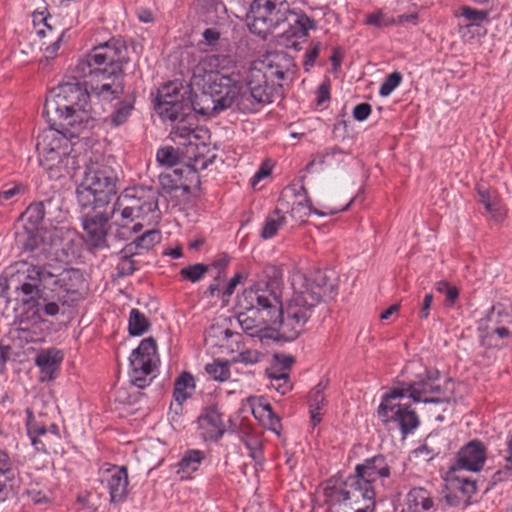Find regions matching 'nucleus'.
I'll return each mask as SVG.
<instances>
[{
    "label": "nucleus",
    "instance_id": "47",
    "mask_svg": "<svg viewBox=\"0 0 512 512\" xmlns=\"http://www.w3.org/2000/svg\"><path fill=\"white\" fill-rule=\"evenodd\" d=\"M205 371L216 381H226L230 377V369L227 362L215 360L205 366Z\"/></svg>",
    "mask_w": 512,
    "mask_h": 512
},
{
    "label": "nucleus",
    "instance_id": "24",
    "mask_svg": "<svg viewBox=\"0 0 512 512\" xmlns=\"http://www.w3.org/2000/svg\"><path fill=\"white\" fill-rule=\"evenodd\" d=\"M63 360L61 352L50 348L42 350L35 358V364L40 368L41 381H51Z\"/></svg>",
    "mask_w": 512,
    "mask_h": 512
},
{
    "label": "nucleus",
    "instance_id": "45",
    "mask_svg": "<svg viewBox=\"0 0 512 512\" xmlns=\"http://www.w3.org/2000/svg\"><path fill=\"white\" fill-rule=\"evenodd\" d=\"M134 256L135 255H129L128 253H124V248L119 251V262L116 265L118 277H126L134 273V271L137 269L136 262L133 260Z\"/></svg>",
    "mask_w": 512,
    "mask_h": 512
},
{
    "label": "nucleus",
    "instance_id": "53",
    "mask_svg": "<svg viewBox=\"0 0 512 512\" xmlns=\"http://www.w3.org/2000/svg\"><path fill=\"white\" fill-rule=\"evenodd\" d=\"M156 156H157V160L160 163L166 164L168 166H173V165L177 164V162H178V153L171 146L160 148L157 151Z\"/></svg>",
    "mask_w": 512,
    "mask_h": 512
},
{
    "label": "nucleus",
    "instance_id": "51",
    "mask_svg": "<svg viewBox=\"0 0 512 512\" xmlns=\"http://www.w3.org/2000/svg\"><path fill=\"white\" fill-rule=\"evenodd\" d=\"M402 81V75L400 72H393L386 77L384 82L381 84L379 94L383 97L389 96L395 88H397Z\"/></svg>",
    "mask_w": 512,
    "mask_h": 512
},
{
    "label": "nucleus",
    "instance_id": "17",
    "mask_svg": "<svg viewBox=\"0 0 512 512\" xmlns=\"http://www.w3.org/2000/svg\"><path fill=\"white\" fill-rule=\"evenodd\" d=\"M486 458L487 450L484 443L477 439L471 440L458 451L450 473L459 470L479 472L483 468Z\"/></svg>",
    "mask_w": 512,
    "mask_h": 512
},
{
    "label": "nucleus",
    "instance_id": "56",
    "mask_svg": "<svg viewBox=\"0 0 512 512\" xmlns=\"http://www.w3.org/2000/svg\"><path fill=\"white\" fill-rule=\"evenodd\" d=\"M26 187L21 183H14L13 185H5V188L0 191V201H8L13 199L16 195L24 193Z\"/></svg>",
    "mask_w": 512,
    "mask_h": 512
},
{
    "label": "nucleus",
    "instance_id": "12",
    "mask_svg": "<svg viewBox=\"0 0 512 512\" xmlns=\"http://www.w3.org/2000/svg\"><path fill=\"white\" fill-rule=\"evenodd\" d=\"M324 496L331 497L336 502L348 501L353 505H375V488L364 484L360 477L354 473L339 485H328L324 489Z\"/></svg>",
    "mask_w": 512,
    "mask_h": 512
},
{
    "label": "nucleus",
    "instance_id": "27",
    "mask_svg": "<svg viewBox=\"0 0 512 512\" xmlns=\"http://www.w3.org/2000/svg\"><path fill=\"white\" fill-rule=\"evenodd\" d=\"M434 499L431 493L422 487L411 489L406 496V508L403 512H433Z\"/></svg>",
    "mask_w": 512,
    "mask_h": 512
},
{
    "label": "nucleus",
    "instance_id": "29",
    "mask_svg": "<svg viewBox=\"0 0 512 512\" xmlns=\"http://www.w3.org/2000/svg\"><path fill=\"white\" fill-rule=\"evenodd\" d=\"M512 326V306L497 303L493 305L486 316L479 321L478 327Z\"/></svg>",
    "mask_w": 512,
    "mask_h": 512
},
{
    "label": "nucleus",
    "instance_id": "33",
    "mask_svg": "<svg viewBox=\"0 0 512 512\" xmlns=\"http://www.w3.org/2000/svg\"><path fill=\"white\" fill-rule=\"evenodd\" d=\"M159 184L161 189L167 194H173L177 190L189 193L190 186L183 179L182 169H173L159 175Z\"/></svg>",
    "mask_w": 512,
    "mask_h": 512
},
{
    "label": "nucleus",
    "instance_id": "48",
    "mask_svg": "<svg viewBox=\"0 0 512 512\" xmlns=\"http://www.w3.org/2000/svg\"><path fill=\"white\" fill-rule=\"evenodd\" d=\"M237 320L242 330L249 336L261 337V332L263 330L261 324L258 323L254 318L250 317L246 312H240L237 316Z\"/></svg>",
    "mask_w": 512,
    "mask_h": 512
},
{
    "label": "nucleus",
    "instance_id": "4",
    "mask_svg": "<svg viewBox=\"0 0 512 512\" xmlns=\"http://www.w3.org/2000/svg\"><path fill=\"white\" fill-rule=\"evenodd\" d=\"M248 26L252 33L266 38L278 30V36L287 47L297 48L294 38H304L316 22L301 10L290 8L287 0H253L248 14Z\"/></svg>",
    "mask_w": 512,
    "mask_h": 512
},
{
    "label": "nucleus",
    "instance_id": "63",
    "mask_svg": "<svg viewBox=\"0 0 512 512\" xmlns=\"http://www.w3.org/2000/svg\"><path fill=\"white\" fill-rule=\"evenodd\" d=\"M330 99V84L328 81L323 82L317 90L316 102L318 106L323 105Z\"/></svg>",
    "mask_w": 512,
    "mask_h": 512
},
{
    "label": "nucleus",
    "instance_id": "13",
    "mask_svg": "<svg viewBox=\"0 0 512 512\" xmlns=\"http://www.w3.org/2000/svg\"><path fill=\"white\" fill-rule=\"evenodd\" d=\"M155 109L164 120H176L193 115L190 101L186 100L175 83L163 85L157 93Z\"/></svg>",
    "mask_w": 512,
    "mask_h": 512
},
{
    "label": "nucleus",
    "instance_id": "44",
    "mask_svg": "<svg viewBox=\"0 0 512 512\" xmlns=\"http://www.w3.org/2000/svg\"><path fill=\"white\" fill-rule=\"evenodd\" d=\"M27 414V431L31 438L32 445L36 447V449H40L38 444H42L41 441L37 439L38 436L46 434V427L44 424L38 423L33 416V413L30 409L26 410Z\"/></svg>",
    "mask_w": 512,
    "mask_h": 512
},
{
    "label": "nucleus",
    "instance_id": "11",
    "mask_svg": "<svg viewBox=\"0 0 512 512\" xmlns=\"http://www.w3.org/2000/svg\"><path fill=\"white\" fill-rule=\"evenodd\" d=\"M215 76L219 74H208L207 77H202L203 86L202 93L196 94L193 99L190 100L191 112L198 113L203 116H213L218 112L231 108V101L233 94L229 96V92H225L224 89L214 91L213 82Z\"/></svg>",
    "mask_w": 512,
    "mask_h": 512
},
{
    "label": "nucleus",
    "instance_id": "37",
    "mask_svg": "<svg viewBox=\"0 0 512 512\" xmlns=\"http://www.w3.org/2000/svg\"><path fill=\"white\" fill-rule=\"evenodd\" d=\"M203 459V451L197 449L187 451L177 465V474H181V479L187 477L198 470Z\"/></svg>",
    "mask_w": 512,
    "mask_h": 512
},
{
    "label": "nucleus",
    "instance_id": "55",
    "mask_svg": "<svg viewBox=\"0 0 512 512\" xmlns=\"http://www.w3.org/2000/svg\"><path fill=\"white\" fill-rule=\"evenodd\" d=\"M262 357L263 354L259 351L247 349L240 352L235 361L246 365H254L259 363Z\"/></svg>",
    "mask_w": 512,
    "mask_h": 512
},
{
    "label": "nucleus",
    "instance_id": "22",
    "mask_svg": "<svg viewBox=\"0 0 512 512\" xmlns=\"http://www.w3.org/2000/svg\"><path fill=\"white\" fill-rule=\"evenodd\" d=\"M293 193L294 201L289 211L290 217L297 223L306 221L311 213L324 216L325 213L312 208L311 200L304 185L291 186L288 188Z\"/></svg>",
    "mask_w": 512,
    "mask_h": 512
},
{
    "label": "nucleus",
    "instance_id": "50",
    "mask_svg": "<svg viewBox=\"0 0 512 512\" xmlns=\"http://www.w3.org/2000/svg\"><path fill=\"white\" fill-rule=\"evenodd\" d=\"M241 439L246 448L249 450L250 457H252L254 460H258L262 457V442L257 435L244 433Z\"/></svg>",
    "mask_w": 512,
    "mask_h": 512
},
{
    "label": "nucleus",
    "instance_id": "39",
    "mask_svg": "<svg viewBox=\"0 0 512 512\" xmlns=\"http://www.w3.org/2000/svg\"><path fill=\"white\" fill-rule=\"evenodd\" d=\"M134 109V100L133 99H125L120 101L114 107L113 112L109 117L106 118V122L113 126L118 127L128 120L131 115L132 110Z\"/></svg>",
    "mask_w": 512,
    "mask_h": 512
},
{
    "label": "nucleus",
    "instance_id": "20",
    "mask_svg": "<svg viewBox=\"0 0 512 512\" xmlns=\"http://www.w3.org/2000/svg\"><path fill=\"white\" fill-rule=\"evenodd\" d=\"M261 65L262 67L258 68L261 69V72L264 75L265 85H270L268 83L269 79L276 78L278 80H284L286 75L289 72H292L294 67L293 59L284 52L274 53L267 56Z\"/></svg>",
    "mask_w": 512,
    "mask_h": 512
},
{
    "label": "nucleus",
    "instance_id": "60",
    "mask_svg": "<svg viewBox=\"0 0 512 512\" xmlns=\"http://www.w3.org/2000/svg\"><path fill=\"white\" fill-rule=\"evenodd\" d=\"M273 361L277 363L280 367L290 373L291 367L295 362V358L291 355L286 354H275L273 357Z\"/></svg>",
    "mask_w": 512,
    "mask_h": 512
},
{
    "label": "nucleus",
    "instance_id": "35",
    "mask_svg": "<svg viewBox=\"0 0 512 512\" xmlns=\"http://www.w3.org/2000/svg\"><path fill=\"white\" fill-rule=\"evenodd\" d=\"M454 17L462 18L464 21L463 25H459L460 28H470L479 26L482 22L489 21L488 10H478L468 5H463L456 9L453 13Z\"/></svg>",
    "mask_w": 512,
    "mask_h": 512
},
{
    "label": "nucleus",
    "instance_id": "9",
    "mask_svg": "<svg viewBox=\"0 0 512 512\" xmlns=\"http://www.w3.org/2000/svg\"><path fill=\"white\" fill-rule=\"evenodd\" d=\"M156 341L152 337L143 339L139 346L130 355V381L140 389L147 387L152 378L156 363Z\"/></svg>",
    "mask_w": 512,
    "mask_h": 512
},
{
    "label": "nucleus",
    "instance_id": "58",
    "mask_svg": "<svg viewBox=\"0 0 512 512\" xmlns=\"http://www.w3.org/2000/svg\"><path fill=\"white\" fill-rule=\"evenodd\" d=\"M320 43L316 42L311 44L309 49L305 53L304 66L305 70H308L309 67H312L317 59L320 52Z\"/></svg>",
    "mask_w": 512,
    "mask_h": 512
},
{
    "label": "nucleus",
    "instance_id": "49",
    "mask_svg": "<svg viewBox=\"0 0 512 512\" xmlns=\"http://www.w3.org/2000/svg\"><path fill=\"white\" fill-rule=\"evenodd\" d=\"M504 456V467L503 469L498 470L494 474V479L502 481L507 479L512 473V435L509 436L506 440V449Z\"/></svg>",
    "mask_w": 512,
    "mask_h": 512
},
{
    "label": "nucleus",
    "instance_id": "31",
    "mask_svg": "<svg viewBox=\"0 0 512 512\" xmlns=\"http://www.w3.org/2000/svg\"><path fill=\"white\" fill-rule=\"evenodd\" d=\"M477 193L479 195V202L483 204L494 220L502 221L506 217V209L495 192H490L482 185H478Z\"/></svg>",
    "mask_w": 512,
    "mask_h": 512
},
{
    "label": "nucleus",
    "instance_id": "62",
    "mask_svg": "<svg viewBox=\"0 0 512 512\" xmlns=\"http://www.w3.org/2000/svg\"><path fill=\"white\" fill-rule=\"evenodd\" d=\"M206 45L214 47L220 40V32L215 28H207L202 33Z\"/></svg>",
    "mask_w": 512,
    "mask_h": 512
},
{
    "label": "nucleus",
    "instance_id": "43",
    "mask_svg": "<svg viewBox=\"0 0 512 512\" xmlns=\"http://www.w3.org/2000/svg\"><path fill=\"white\" fill-rule=\"evenodd\" d=\"M68 280H71V273L62 274L61 277L54 280V283L59 285L60 288L66 293V295L58 296V299L62 302V304H67L70 301L75 302L80 298V293L77 289L68 287Z\"/></svg>",
    "mask_w": 512,
    "mask_h": 512
},
{
    "label": "nucleus",
    "instance_id": "16",
    "mask_svg": "<svg viewBox=\"0 0 512 512\" xmlns=\"http://www.w3.org/2000/svg\"><path fill=\"white\" fill-rule=\"evenodd\" d=\"M117 213H113V207L110 212L93 210L82 218V226L87 233L89 242L95 248L108 247L107 234L109 229V221L115 217Z\"/></svg>",
    "mask_w": 512,
    "mask_h": 512
},
{
    "label": "nucleus",
    "instance_id": "42",
    "mask_svg": "<svg viewBox=\"0 0 512 512\" xmlns=\"http://www.w3.org/2000/svg\"><path fill=\"white\" fill-rule=\"evenodd\" d=\"M285 216L281 214L279 209H275L265 221L264 227L261 231L263 239H270L276 235L279 228L285 223Z\"/></svg>",
    "mask_w": 512,
    "mask_h": 512
},
{
    "label": "nucleus",
    "instance_id": "40",
    "mask_svg": "<svg viewBox=\"0 0 512 512\" xmlns=\"http://www.w3.org/2000/svg\"><path fill=\"white\" fill-rule=\"evenodd\" d=\"M150 323L146 316L138 309L133 308L129 314L128 331L131 336H140L147 332Z\"/></svg>",
    "mask_w": 512,
    "mask_h": 512
},
{
    "label": "nucleus",
    "instance_id": "5",
    "mask_svg": "<svg viewBox=\"0 0 512 512\" xmlns=\"http://www.w3.org/2000/svg\"><path fill=\"white\" fill-rule=\"evenodd\" d=\"M159 191L153 187L136 186L126 188L113 204V213L121 217L115 236L128 239L142 230L144 224H152L160 218Z\"/></svg>",
    "mask_w": 512,
    "mask_h": 512
},
{
    "label": "nucleus",
    "instance_id": "36",
    "mask_svg": "<svg viewBox=\"0 0 512 512\" xmlns=\"http://www.w3.org/2000/svg\"><path fill=\"white\" fill-rule=\"evenodd\" d=\"M171 136L174 141L179 138L188 140L189 144H191V138H199L196 130L195 114L176 120L175 123L172 124Z\"/></svg>",
    "mask_w": 512,
    "mask_h": 512
},
{
    "label": "nucleus",
    "instance_id": "7",
    "mask_svg": "<svg viewBox=\"0 0 512 512\" xmlns=\"http://www.w3.org/2000/svg\"><path fill=\"white\" fill-rule=\"evenodd\" d=\"M111 157L96 156L86 164L82 182L76 188V198L83 209L107 207L118 192L119 177Z\"/></svg>",
    "mask_w": 512,
    "mask_h": 512
},
{
    "label": "nucleus",
    "instance_id": "6",
    "mask_svg": "<svg viewBox=\"0 0 512 512\" xmlns=\"http://www.w3.org/2000/svg\"><path fill=\"white\" fill-rule=\"evenodd\" d=\"M213 82L214 91L224 89L233 94L231 108L241 113H255L265 104L274 101L280 95L281 84L265 85L264 75L257 66L247 69L246 75L240 79L238 73H232L230 77L215 76Z\"/></svg>",
    "mask_w": 512,
    "mask_h": 512
},
{
    "label": "nucleus",
    "instance_id": "8",
    "mask_svg": "<svg viewBox=\"0 0 512 512\" xmlns=\"http://www.w3.org/2000/svg\"><path fill=\"white\" fill-rule=\"evenodd\" d=\"M56 125H50L37 137L36 149L39 154L40 165L48 170H60L64 159H68L70 153L71 137Z\"/></svg>",
    "mask_w": 512,
    "mask_h": 512
},
{
    "label": "nucleus",
    "instance_id": "10",
    "mask_svg": "<svg viewBox=\"0 0 512 512\" xmlns=\"http://www.w3.org/2000/svg\"><path fill=\"white\" fill-rule=\"evenodd\" d=\"M63 228H29L24 225L23 232L16 234L17 243L23 251L30 252L35 256L46 255L62 241Z\"/></svg>",
    "mask_w": 512,
    "mask_h": 512
},
{
    "label": "nucleus",
    "instance_id": "64",
    "mask_svg": "<svg viewBox=\"0 0 512 512\" xmlns=\"http://www.w3.org/2000/svg\"><path fill=\"white\" fill-rule=\"evenodd\" d=\"M331 504V512H353L354 506L348 501L336 502L331 497H326Z\"/></svg>",
    "mask_w": 512,
    "mask_h": 512
},
{
    "label": "nucleus",
    "instance_id": "23",
    "mask_svg": "<svg viewBox=\"0 0 512 512\" xmlns=\"http://www.w3.org/2000/svg\"><path fill=\"white\" fill-rule=\"evenodd\" d=\"M18 470L9 454L0 449V502L10 496Z\"/></svg>",
    "mask_w": 512,
    "mask_h": 512
},
{
    "label": "nucleus",
    "instance_id": "28",
    "mask_svg": "<svg viewBox=\"0 0 512 512\" xmlns=\"http://www.w3.org/2000/svg\"><path fill=\"white\" fill-rule=\"evenodd\" d=\"M33 24L36 30V34L40 37L51 36L55 40L46 48L45 57L47 59H53L60 47V41L62 35L55 34L54 28L48 23L47 17L42 12L33 14Z\"/></svg>",
    "mask_w": 512,
    "mask_h": 512
},
{
    "label": "nucleus",
    "instance_id": "59",
    "mask_svg": "<svg viewBox=\"0 0 512 512\" xmlns=\"http://www.w3.org/2000/svg\"><path fill=\"white\" fill-rule=\"evenodd\" d=\"M372 108L369 103H360L353 109V117L357 121L366 120L371 114Z\"/></svg>",
    "mask_w": 512,
    "mask_h": 512
},
{
    "label": "nucleus",
    "instance_id": "41",
    "mask_svg": "<svg viewBox=\"0 0 512 512\" xmlns=\"http://www.w3.org/2000/svg\"><path fill=\"white\" fill-rule=\"evenodd\" d=\"M449 485L454 488V491H459L462 501L469 504L473 494L476 493V483L467 478H460L455 476L449 480Z\"/></svg>",
    "mask_w": 512,
    "mask_h": 512
},
{
    "label": "nucleus",
    "instance_id": "52",
    "mask_svg": "<svg viewBox=\"0 0 512 512\" xmlns=\"http://www.w3.org/2000/svg\"><path fill=\"white\" fill-rule=\"evenodd\" d=\"M15 292H21L25 296H29V299H23L24 304L30 303L31 300L34 299L35 296H39V286L36 284H32L30 282L14 283Z\"/></svg>",
    "mask_w": 512,
    "mask_h": 512
},
{
    "label": "nucleus",
    "instance_id": "19",
    "mask_svg": "<svg viewBox=\"0 0 512 512\" xmlns=\"http://www.w3.org/2000/svg\"><path fill=\"white\" fill-rule=\"evenodd\" d=\"M355 474L376 489L378 482L390 476V467L383 455H376L356 465Z\"/></svg>",
    "mask_w": 512,
    "mask_h": 512
},
{
    "label": "nucleus",
    "instance_id": "38",
    "mask_svg": "<svg viewBox=\"0 0 512 512\" xmlns=\"http://www.w3.org/2000/svg\"><path fill=\"white\" fill-rule=\"evenodd\" d=\"M194 389L193 375L189 372H182L175 380L173 397L177 402L182 403L192 395Z\"/></svg>",
    "mask_w": 512,
    "mask_h": 512
},
{
    "label": "nucleus",
    "instance_id": "21",
    "mask_svg": "<svg viewBox=\"0 0 512 512\" xmlns=\"http://www.w3.org/2000/svg\"><path fill=\"white\" fill-rule=\"evenodd\" d=\"M107 489L110 503H123L128 496V472L125 466L113 467L107 471Z\"/></svg>",
    "mask_w": 512,
    "mask_h": 512
},
{
    "label": "nucleus",
    "instance_id": "2",
    "mask_svg": "<svg viewBox=\"0 0 512 512\" xmlns=\"http://www.w3.org/2000/svg\"><path fill=\"white\" fill-rule=\"evenodd\" d=\"M128 60L127 47L120 39L112 38L94 47L76 65L77 76L87 80L83 84L68 81L53 88L45 100L43 116L89 108L88 87L98 97L118 98L124 93L121 80Z\"/></svg>",
    "mask_w": 512,
    "mask_h": 512
},
{
    "label": "nucleus",
    "instance_id": "34",
    "mask_svg": "<svg viewBox=\"0 0 512 512\" xmlns=\"http://www.w3.org/2000/svg\"><path fill=\"white\" fill-rule=\"evenodd\" d=\"M325 387L326 385L320 382L309 393V412L314 426L321 422L323 415L322 409L327 403L324 395Z\"/></svg>",
    "mask_w": 512,
    "mask_h": 512
},
{
    "label": "nucleus",
    "instance_id": "54",
    "mask_svg": "<svg viewBox=\"0 0 512 512\" xmlns=\"http://www.w3.org/2000/svg\"><path fill=\"white\" fill-rule=\"evenodd\" d=\"M436 290L439 293H443L446 295V302L448 305L454 304L459 296V291L455 286H451L446 281H439L436 283Z\"/></svg>",
    "mask_w": 512,
    "mask_h": 512
},
{
    "label": "nucleus",
    "instance_id": "57",
    "mask_svg": "<svg viewBox=\"0 0 512 512\" xmlns=\"http://www.w3.org/2000/svg\"><path fill=\"white\" fill-rule=\"evenodd\" d=\"M270 385L281 395H285L292 389V383L290 381V376H278L277 379H271Z\"/></svg>",
    "mask_w": 512,
    "mask_h": 512
},
{
    "label": "nucleus",
    "instance_id": "1",
    "mask_svg": "<svg viewBox=\"0 0 512 512\" xmlns=\"http://www.w3.org/2000/svg\"><path fill=\"white\" fill-rule=\"evenodd\" d=\"M291 284L293 294L283 309L282 272L277 266L267 265L238 297V307L247 312L264 313L273 324L279 322V338L294 341L305 331L318 304L333 298L335 285L321 270L308 275L296 273Z\"/></svg>",
    "mask_w": 512,
    "mask_h": 512
},
{
    "label": "nucleus",
    "instance_id": "18",
    "mask_svg": "<svg viewBox=\"0 0 512 512\" xmlns=\"http://www.w3.org/2000/svg\"><path fill=\"white\" fill-rule=\"evenodd\" d=\"M198 424L205 440L217 442L226 432L224 415L217 404H211L202 410Z\"/></svg>",
    "mask_w": 512,
    "mask_h": 512
},
{
    "label": "nucleus",
    "instance_id": "15",
    "mask_svg": "<svg viewBox=\"0 0 512 512\" xmlns=\"http://www.w3.org/2000/svg\"><path fill=\"white\" fill-rule=\"evenodd\" d=\"M89 111L90 107L79 110L73 109L44 117L50 125L60 127L65 135L73 139L90 128L92 118Z\"/></svg>",
    "mask_w": 512,
    "mask_h": 512
},
{
    "label": "nucleus",
    "instance_id": "30",
    "mask_svg": "<svg viewBox=\"0 0 512 512\" xmlns=\"http://www.w3.org/2000/svg\"><path fill=\"white\" fill-rule=\"evenodd\" d=\"M481 344L487 348L500 347L512 338V326L478 327Z\"/></svg>",
    "mask_w": 512,
    "mask_h": 512
},
{
    "label": "nucleus",
    "instance_id": "26",
    "mask_svg": "<svg viewBox=\"0 0 512 512\" xmlns=\"http://www.w3.org/2000/svg\"><path fill=\"white\" fill-rule=\"evenodd\" d=\"M54 277L53 273L44 267L31 264L27 265L24 270H18L15 274H12L8 282L9 284H14L23 281L40 286L46 285Z\"/></svg>",
    "mask_w": 512,
    "mask_h": 512
},
{
    "label": "nucleus",
    "instance_id": "32",
    "mask_svg": "<svg viewBox=\"0 0 512 512\" xmlns=\"http://www.w3.org/2000/svg\"><path fill=\"white\" fill-rule=\"evenodd\" d=\"M160 241L161 234L158 230H148L132 242L126 244L124 247V253H128L129 255H139L145 251H149L156 244L160 243Z\"/></svg>",
    "mask_w": 512,
    "mask_h": 512
},
{
    "label": "nucleus",
    "instance_id": "3",
    "mask_svg": "<svg viewBox=\"0 0 512 512\" xmlns=\"http://www.w3.org/2000/svg\"><path fill=\"white\" fill-rule=\"evenodd\" d=\"M451 380L441 385L439 382L438 370H425V373L419 375L417 380L409 383L406 387L392 388L382 396L381 403L377 410L378 418L386 425L395 424L406 436L412 433L419 425L417 413L408 405L400 404L399 400L407 393L415 403H433L438 404L450 400L451 390L448 385Z\"/></svg>",
    "mask_w": 512,
    "mask_h": 512
},
{
    "label": "nucleus",
    "instance_id": "25",
    "mask_svg": "<svg viewBox=\"0 0 512 512\" xmlns=\"http://www.w3.org/2000/svg\"><path fill=\"white\" fill-rule=\"evenodd\" d=\"M52 208H58L57 203H55L52 197L44 201L33 202L20 215V220L30 224V228H38V225L41 224L45 216L52 214Z\"/></svg>",
    "mask_w": 512,
    "mask_h": 512
},
{
    "label": "nucleus",
    "instance_id": "61",
    "mask_svg": "<svg viewBox=\"0 0 512 512\" xmlns=\"http://www.w3.org/2000/svg\"><path fill=\"white\" fill-rule=\"evenodd\" d=\"M366 23L375 27H383L388 25V21L384 18L381 11L370 13L366 16Z\"/></svg>",
    "mask_w": 512,
    "mask_h": 512
},
{
    "label": "nucleus",
    "instance_id": "14",
    "mask_svg": "<svg viewBox=\"0 0 512 512\" xmlns=\"http://www.w3.org/2000/svg\"><path fill=\"white\" fill-rule=\"evenodd\" d=\"M200 72L204 73L202 77H207L208 74L230 77L232 73H238L240 79H242L246 75L247 70L243 66L238 65L230 55L211 54L205 56L196 67L193 77L194 84L196 85H200L198 81L200 75H197Z\"/></svg>",
    "mask_w": 512,
    "mask_h": 512
},
{
    "label": "nucleus",
    "instance_id": "46",
    "mask_svg": "<svg viewBox=\"0 0 512 512\" xmlns=\"http://www.w3.org/2000/svg\"><path fill=\"white\" fill-rule=\"evenodd\" d=\"M210 270V266L202 263L189 265L180 270L179 274L186 280L195 283Z\"/></svg>",
    "mask_w": 512,
    "mask_h": 512
}]
</instances>
